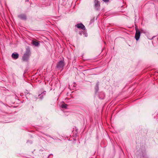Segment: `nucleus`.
I'll use <instances>...</instances> for the list:
<instances>
[{
    "mask_svg": "<svg viewBox=\"0 0 158 158\" xmlns=\"http://www.w3.org/2000/svg\"><path fill=\"white\" fill-rule=\"evenodd\" d=\"M64 65L63 62L61 60L57 64V68H62L64 66Z\"/></svg>",
    "mask_w": 158,
    "mask_h": 158,
    "instance_id": "5",
    "label": "nucleus"
},
{
    "mask_svg": "<svg viewBox=\"0 0 158 158\" xmlns=\"http://www.w3.org/2000/svg\"><path fill=\"white\" fill-rule=\"evenodd\" d=\"M18 17L21 19L23 20H26V15L24 14L20 15L18 16Z\"/></svg>",
    "mask_w": 158,
    "mask_h": 158,
    "instance_id": "6",
    "label": "nucleus"
},
{
    "mask_svg": "<svg viewBox=\"0 0 158 158\" xmlns=\"http://www.w3.org/2000/svg\"><path fill=\"white\" fill-rule=\"evenodd\" d=\"M94 6L97 9H98L100 6V4L98 0H95L94 2Z\"/></svg>",
    "mask_w": 158,
    "mask_h": 158,
    "instance_id": "3",
    "label": "nucleus"
},
{
    "mask_svg": "<svg viewBox=\"0 0 158 158\" xmlns=\"http://www.w3.org/2000/svg\"><path fill=\"white\" fill-rule=\"evenodd\" d=\"M11 56L14 59H17L19 57V54L17 53L15 54L13 53L12 54Z\"/></svg>",
    "mask_w": 158,
    "mask_h": 158,
    "instance_id": "7",
    "label": "nucleus"
},
{
    "mask_svg": "<svg viewBox=\"0 0 158 158\" xmlns=\"http://www.w3.org/2000/svg\"><path fill=\"white\" fill-rule=\"evenodd\" d=\"M67 106V105L65 104H62L61 106V107L63 108H66Z\"/></svg>",
    "mask_w": 158,
    "mask_h": 158,
    "instance_id": "9",
    "label": "nucleus"
},
{
    "mask_svg": "<svg viewBox=\"0 0 158 158\" xmlns=\"http://www.w3.org/2000/svg\"><path fill=\"white\" fill-rule=\"evenodd\" d=\"M76 26L78 28H80L84 30H85V26L81 23L77 24Z\"/></svg>",
    "mask_w": 158,
    "mask_h": 158,
    "instance_id": "4",
    "label": "nucleus"
},
{
    "mask_svg": "<svg viewBox=\"0 0 158 158\" xmlns=\"http://www.w3.org/2000/svg\"><path fill=\"white\" fill-rule=\"evenodd\" d=\"M140 35V31L137 29H136V33L135 37L136 40H139Z\"/></svg>",
    "mask_w": 158,
    "mask_h": 158,
    "instance_id": "2",
    "label": "nucleus"
},
{
    "mask_svg": "<svg viewBox=\"0 0 158 158\" xmlns=\"http://www.w3.org/2000/svg\"><path fill=\"white\" fill-rule=\"evenodd\" d=\"M32 44L33 45L36 46H38L39 44V43L38 41L34 40L32 41Z\"/></svg>",
    "mask_w": 158,
    "mask_h": 158,
    "instance_id": "8",
    "label": "nucleus"
},
{
    "mask_svg": "<svg viewBox=\"0 0 158 158\" xmlns=\"http://www.w3.org/2000/svg\"><path fill=\"white\" fill-rule=\"evenodd\" d=\"M26 52L24 54L22 58L23 60L26 61L28 60L30 55L31 54L30 49L29 47H27L26 48Z\"/></svg>",
    "mask_w": 158,
    "mask_h": 158,
    "instance_id": "1",
    "label": "nucleus"
},
{
    "mask_svg": "<svg viewBox=\"0 0 158 158\" xmlns=\"http://www.w3.org/2000/svg\"><path fill=\"white\" fill-rule=\"evenodd\" d=\"M103 1H104V2H109V0H103Z\"/></svg>",
    "mask_w": 158,
    "mask_h": 158,
    "instance_id": "10",
    "label": "nucleus"
}]
</instances>
